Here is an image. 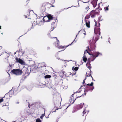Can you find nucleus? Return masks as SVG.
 Returning <instances> with one entry per match:
<instances>
[{
  "mask_svg": "<svg viewBox=\"0 0 122 122\" xmlns=\"http://www.w3.org/2000/svg\"><path fill=\"white\" fill-rule=\"evenodd\" d=\"M6 96V95H5V96L4 97H4H5Z\"/></svg>",
  "mask_w": 122,
  "mask_h": 122,
  "instance_id": "obj_54",
  "label": "nucleus"
},
{
  "mask_svg": "<svg viewBox=\"0 0 122 122\" xmlns=\"http://www.w3.org/2000/svg\"><path fill=\"white\" fill-rule=\"evenodd\" d=\"M51 76L50 75H47L45 76L44 77L45 78H50L51 77Z\"/></svg>",
  "mask_w": 122,
  "mask_h": 122,
  "instance_id": "obj_24",
  "label": "nucleus"
},
{
  "mask_svg": "<svg viewBox=\"0 0 122 122\" xmlns=\"http://www.w3.org/2000/svg\"><path fill=\"white\" fill-rule=\"evenodd\" d=\"M99 7H98V8H97V9H99Z\"/></svg>",
  "mask_w": 122,
  "mask_h": 122,
  "instance_id": "obj_51",
  "label": "nucleus"
},
{
  "mask_svg": "<svg viewBox=\"0 0 122 122\" xmlns=\"http://www.w3.org/2000/svg\"><path fill=\"white\" fill-rule=\"evenodd\" d=\"M19 59L18 58H17V57H16V58H15V59L16 60V61H17V62H18V60H19Z\"/></svg>",
  "mask_w": 122,
  "mask_h": 122,
  "instance_id": "obj_38",
  "label": "nucleus"
},
{
  "mask_svg": "<svg viewBox=\"0 0 122 122\" xmlns=\"http://www.w3.org/2000/svg\"><path fill=\"white\" fill-rule=\"evenodd\" d=\"M108 5L107 6L105 7L104 8L105 10H108Z\"/></svg>",
  "mask_w": 122,
  "mask_h": 122,
  "instance_id": "obj_33",
  "label": "nucleus"
},
{
  "mask_svg": "<svg viewBox=\"0 0 122 122\" xmlns=\"http://www.w3.org/2000/svg\"><path fill=\"white\" fill-rule=\"evenodd\" d=\"M18 62L20 64H23L24 62L23 61L20 59H19L18 60Z\"/></svg>",
  "mask_w": 122,
  "mask_h": 122,
  "instance_id": "obj_20",
  "label": "nucleus"
},
{
  "mask_svg": "<svg viewBox=\"0 0 122 122\" xmlns=\"http://www.w3.org/2000/svg\"><path fill=\"white\" fill-rule=\"evenodd\" d=\"M2 122H6L4 120H3V121H2Z\"/></svg>",
  "mask_w": 122,
  "mask_h": 122,
  "instance_id": "obj_45",
  "label": "nucleus"
},
{
  "mask_svg": "<svg viewBox=\"0 0 122 122\" xmlns=\"http://www.w3.org/2000/svg\"><path fill=\"white\" fill-rule=\"evenodd\" d=\"M99 37L98 36L96 37L94 41H93L95 43L96 41L98 40L99 38Z\"/></svg>",
  "mask_w": 122,
  "mask_h": 122,
  "instance_id": "obj_25",
  "label": "nucleus"
},
{
  "mask_svg": "<svg viewBox=\"0 0 122 122\" xmlns=\"http://www.w3.org/2000/svg\"><path fill=\"white\" fill-rule=\"evenodd\" d=\"M86 77H85V79L83 80V82H82V84L83 85V86H86V85H86V84L85 83V80L86 79Z\"/></svg>",
  "mask_w": 122,
  "mask_h": 122,
  "instance_id": "obj_27",
  "label": "nucleus"
},
{
  "mask_svg": "<svg viewBox=\"0 0 122 122\" xmlns=\"http://www.w3.org/2000/svg\"><path fill=\"white\" fill-rule=\"evenodd\" d=\"M11 72L13 74L17 76L21 75L23 73V71L21 70L16 69H13Z\"/></svg>",
  "mask_w": 122,
  "mask_h": 122,
  "instance_id": "obj_3",
  "label": "nucleus"
},
{
  "mask_svg": "<svg viewBox=\"0 0 122 122\" xmlns=\"http://www.w3.org/2000/svg\"><path fill=\"white\" fill-rule=\"evenodd\" d=\"M59 43H58L57 44V45L58 46H60L59 45Z\"/></svg>",
  "mask_w": 122,
  "mask_h": 122,
  "instance_id": "obj_43",
  "label": "nucleus"
},
{
  "mask_svg": "<svg viewBox=\"0 0 122 122\" xmlns=\"http://www.w3.org/2000/svg\"><path fill=\"white\" fill-rule=\"evenodd\" d=\"M36 24L39 25H41L43 23V22L42 21V19L41 18H37L36 21Z\"/></svg>",
  "mask_w": 122,
  "mask_h": 122,
  "instance_id": "obj_5",
  "label": "nucleus"
},
{
  "mask_svg": "<svg viewBox=\"0 0 122 122\" xmlns=\"http://www.w3.org/2000/svg\"><path fill=\"white\" fill-rule=\"evenodd\" d=\"M86 22V26L88 28H89L90 27V22L89 20H85Z\"/></svg>",
  "mask_w": 122,
  "mask_h": 122,
  "instance_id": "obj_14",
  "label": "nucleus"
},
{
  "mask_svg": "<svg viewBox=\"0 0 122 122\" xmlns=\"http://www.w3.org/2000/svg\"><path fill=\"white\" fill-rule=\"evenodd\" d=\"M73 42H72V43L68 45L67 46H58L57 45V47L59 48V49H63V50H64L66 48L68 47Z\"/></svg>",
  "mask_w": 122,
  "mask_h": 122,
  "instance_id": "obj_12",
  "label": "nucleus"
},
{
  "mask_svg": "<svg viewBox=\"0 0 122 122\" xmlns=\"http://www.w3.org/2000/svg\"><path fill=\"white\" fill-rule=\"evenodd\" d=\"M91 72L90 71H89L88 72H86V76H91V77L92 78V80H93V78L92 77V76H91Z\"/></svg>",
  "mask_w": 122,
  "mask_h": 122,
  "instance_id": "obj_17",
  "label": "nucleus"
},
{
  "mask_svg": "<svg viewBox=\"0 0 122 122\" xmlns=\"http://www.w3.org/2000/svg\"><path fill=\"white\" fill-rule=\"evenodd\" d=\"M1 28V26L0 25V29Z\"/></svg>",
  "mask_w": 122,
  "mask_h": 122,
  "instance_id": "obj_49",
  "label": "nucleus"
},
{
  "mask_svg": "<svg viewBox=\"0 0 122 122\" xmlns=\"http://www.w3.org/2000/svg\"><path fill=\"white\" fill-rule=\"evenodd\" d=\"M94 30V33L95 34H98L99 35H100V28L96 27L95 28Z\"/></svg>",
  "mask_w": 122,
  "mask_h": 122,
  "instance_id": "obj_8",
  "label": "nucleus"
},
{
  "mask_svg": "<svg viewBox=\"0 0 122 122\" xmlns=\"http://www.w3.org/2000/svg\"><path fill=\"white\" fill-rule=\"evenodd\" d=\"M79 93H77V97H78V96H81V95H82L81 96H84V95H84V94H81L80 95H79Z\"/></svg>",
  "mask_w": 122,
  "mask_h": 122,
  "instance_id": "obj_34",
  "label": "nucleus"
},
{
  "mask_svg": "<svg viewBox=\"0 0 122 122\" xmlns=\"http://www.w3.org/2000/svg\"><path fill=\"white\" fill-rule=\"evenodd\" d=\"M87 53H88L89 55H92V53H90L88 52H87Z\"/></svg>",
  "mask_w": 122,
  "mask_h": 122,
  "instance_id": "obj_41",
  "label": "nucleus"
},
{
  "mask_svg": "<svg viewBox=\"0 0 122 122\" xmlns=\"http://www.w3.org/2000/svg\"><path fill=\"white\" fill-rule=\"evenodd\" d=\"M69 105L68 106V107H67L65 109H67V108H68V107H69Z\"/></svg>",
  "mask_w": 122,
  "mask_h": 122,
  "instance_id": "obj_47",
  "label": "nucleus"
},
{
  "mask_svg": "<svg viewBox=\"0 0 122 122\" xmlns=\"http://www.w3.org/2000/svg\"><path fill=\"white\" fill-rule=\"evenodd\" d=\"M25 18H27V17L26 16H25Z\"/></svg>",
  "mask_w": 122,
  "mask_h": 122,
  "instance_id": "obj_53",
  "label": "nucleus"
},
{
  "mask_svg": "<svg viewBox=\"0 0 122 122\" xmlns=\"http://www.w3.org/2000/svg\"><path fill=\"white\" fill-rule=\"evenodd\" d=\"M19 103V102H17V104H18V103Z\"/></svg>",
  "mask_w": 122,
  "mask_h": 122,
  "instance_id": "obj_50",
  "label": "nucleus"
},
{
  "mask_svg": "<svg viewBox=\"0 0 122 122\" xmlns=\"http://www.w3.org/2000/svg\"><path fill=\"white\" fill-rule=\"evenodd\" d=\"M93 6L94 7H95L96 6L97 4H93Z\"/></svg>",
  "mask_w": 122,
  "mask_h": 122,
  "instance_id": "obj_40",
  "label": "nucleus"
},
{
  "mask_svg": "<svg viewBox=\"0 0 122 122\" xmlns=\"http://www.w3.org/2000/svg\"><path fill=\"white\" fill-rule=\"evenodd\" d=\"M4 101V99L3 98L0 99V103L3 102Z\"/></svg>",
  "mask_w": 122,
  "mask_h": 122,
  "instance_id": "obj_36",
  "label": "nucleus"
},
{
  "mask_svg": "<svg viewBox=\"0 0 122 122\" xmlns=\"http://www.w3.org/2000/svg\"><path fill=\"white\" fill-rule=\"evenodd\" d=\"M56 38V40L57 41H59L57 39V38L56 37H53V38Z\"/></svg>",
  "mask_w": 122,
  "mask_h": 122,
  "instance_id": "obj_39",
  "label": "nucleus"
},
{
  "mask_svg": "<svg viewBox=\"0 0 122 122\" xmlns=\"http://www.w3.org/2000/svg\"><path fill=\"white\" fill-rule=\"evenodd\" d=\"M44 115L43 114L41 115V116H40V118L41 119H42L44 117Z\"/></svg>",
  "mask_w": 122,
  "mask_h": 122,
  "instance_id": "obj_35",
  "label": "nucleus"
},
{
  "mask_svg": "<svg viewBox=\"0 0 122 122\" xmlns=\"http://www.w3.org/2000/svg\"><path fill=\"white\" fill-rule=\"evenodd\" d=\"M94 39V37H93V39Z\"/></svg>",
  "mask_w": 122,
  "mask_h": 122,
  "instance_id": "obj_56",
  "label": "nucleus"
},
{
  "mask_svg": "<svg viewBox=\"0 0 122 122\" xmlns=\"http://www.w3.org/2000/svg\"><path fill=\"white\" fill-rule=\"evenodd\" d=\"M6 106V105L5 104V105H3V106Z\"/></svg>",
  "mask_w": 122,
  "mask_h": 122,
  "instance_id": "obj_48",
  "label": "nucleus"
},
{
  "mask_svg": "<svg viewBox=\"0 0 122 122\" xmlns=\"http://www.w3.org/2000/svg\"><path fill=\"white\" fill-rule=\"evenodd\" d=\"M94 42L92 41L90 44V47L89 46L86 47V48L89 51H92L95 49V45Z\"/></svg>",
  "mask_w": 122,
  "mask_h": 122,
  "instance_id": "obj_4",
  "label": "nucleus"
},
{
  "mask_svg": "<svg viewBox=\"0 0 122 122\" xmlns=\"http://www.w3.org/2000/svg\"><path fill=\"white\" fill-rule=\"evenodd\" d=\"M93 83L92 82L90 84H88L86 85V89H85L84 95H86V92L88 91L91 90L92 91L94 88V86H93Z\"/></svg>",
  "mask_w": 122,
  "mask_h": 122,
  "instance_id": "obj_2",
  "label": "nucleus"
},
{
  "mask_svg": "<svg viewBox=\"0 0 122 122\" xmlns=\"http://www.w3.org/2000/svg\"><path fill=\"white\" fill-rule=\"evenodd\" d=\"M82 31V32H83V34H84V35L85 36L86 34V31H85L84 30H81L80 31H79V32H78V34H79V32L80 31Z\"/></svg>",
  "mask_w": 122,
  "mask_h": 122,
  "instance_id": "obj_30",
  "label": "nucleus"
},
{
  "mask_svg": "<svg viewBox=\"0 0 122 122\" xmlns=\"http://www.w3.org/2000/svg\"><path fill=\"white\" fill-rule=\"evenodd\" d=\"M36 122H41L40 119L39 118H37L36 120Z\"/></svg>",
  "mask_w": 122,
  "mask_h": 122,
  "instance_id": "obj_32",
  "label": "nucleus"
},
{
  "mask_svg": "<svg viewBox=\"0 0 122 122\" xmlns=\"http://www.w3.org/2000/svg\"><path fill=\"white\" fill-rule=\"evenodd\" d=\"M30 74V73L26 71L25 72L24 75L23 76V78H23L24 79H25L26 78V76H28Z\"/></svg>",
  "mask_w": 122,
  "mask_h": 122,
  "instance_id": "obj_15",
  "label": "nucleus"
},
{
  "mask_svg": "<svg viewBox=\"0 0 122 122\" xmlns=\"http://www.w3.org/2000/svg\"><path fill=\"white\" fill-rule=\"evenodd\" d=\"M13 122H15V121H14Z\"/></svg>",
  "mask_w": 122,
  "mask_h": 122,
  "instance_id": "obj_52",
  "label": "nucleus"
},
{
  "mask_svg": "<svg viewBox=\"0 0 122 122\" xmlns=\"http://www.w3.org/2000/svg\"><path fill=\"white\" fill-rule=\"evenodd\" d=\"M46 9V7L43 3V4L42 6L40 8V10L43 12H45Z\"/></svg>",
  "mask_w": 122,
  "mask_h": 122,
  "instance_id": "obj_11",
  "label": "nucleus"
},
{
  "mask_svg": "<svg viewBox=\"0 0 122 122\" xmlns=\"http://www.w3.org/2000/svg\"><path fill=\"white\" fill-rule=\"evenodd\" d=\"M89 9V6H85L83 9V11L84 13H86Z\"/></svg>",
  "mask_w": 122,
  "mask_h": 122,
  "instance_id": "obj_10",
  "label": "nucleus"
},
{
  "mask_svg": "<svg viewBox=\"0 0 122 122\" xmlns=\"http://www.w3.org/2000/svg\"><path fill=\"white\" fill-rule=\"evenodd\" d=\"M88 62L86 64V66H87V68H89L90 71H91V68L92 67L91 66V64H90V61L89 60V59H88Z\"/></svg>",
  "mask_w": 122,
  "mask_h": 122,
  "instance_id": "obj_9",
  "label": "nucleus"
},
{
  "mask_svg": "<svg viewBox=\"0 0 122 122\" xmlns=\"http://www.w3.org/2000/svg\"><path fill=\"white\" fill-rule=\"evenodd\" d=\"M93 54L96 56H95L97 57L100 54V53L99 52H95Z\"/></svg>",
  "mask_w": 122,
  "mask_h": 122,
  "instance_id": "obj_21",
  "label": "nucleus"
},
{
  "mask_svg": "<svg viewBox=\"0 0 122 122\" xmlns=\"http://www.w3.org/2000/svg\"><path fill=\"white\" fill-rule=\"evenodd\" d=\"M53 76L54 77L55 79H56L57 77V76L54 73L53 75Z\"/></svg>",
  "mask_w": 122,
  "mask_h": 122,
  "instance_id": "obj_31",
  "label": "nucleus"
},
{
  "mask_svg": "<svg viewBox=\"0 0 122 122\" xmlns=\"http://www.w3.org/2000/svg\"><path fill=\"white\" fill-rule=\"evenodd\" d=\"M81 92V91H77L76 92H74V93L71 95L70 97V103L71 104H73L77 98L80 97L82 95L80 96H78L77 97V93H80Z\"/></svg>",
  "mask_w": 122,
  "mask_h": 122,
  "instance_id": "obj_1",
  "label": "nucleus"
},
{
  "mask_svg": "<svg viewBox=\"0 0 122 122\" xmlns=\"http://www.w3.org/2000/svg\"><path fill=\"white\" fill-rule=\"evenodd\" d=\"M47 16L49 20V21H50L51 20H52L53 19V17L51 15H47Z\"/></svg>",
  "mask_w": 122,
  "mask_h": 122,
  "instance_id": "obj_16",
  "label": "nucleus"
},
{
  "mask_svg": "<svg viewBox=\"0 0 122 122\" xmlns=\"http://www.w3.org/2000/svg\"><path fill=\"white\" fill-rule=\"evenodd\" d=\"M95 25L97 26V28H99L100 25V23H99V22L98 23V24H97V22L96 21L95 22Z\"/></svg>",
  "mask_w": 122,
  "mask_h": 122,
  "instance_id": "obj_19",
  "label": "nucleus"
},
{
  "mask_svg": "<svg viewBox=\"0 0 122 122\" xmlns=\"http://www.w3.org/2000/svg\"><path fill=\"white\" fill-rule=\"evenodd\" d=\"M44 3L46 9H50V8L51 7H54V5H52L51 4H49L48 2Z\"/></svg>",
  "mask_w": 122,
  "mask_h": 122,
  "instance_id": "obj_7",
  "label": "nucleus"
},
{
  "mask_svg": "<svg viewBox=\"0 0 122 122\" xmlns=\"http://www.w3.org/2000/svg\"><path fill=\"white\" fill-rule=\"evenodd\" d=\"M96 10H93L90 12L89 14L90 16H91V17L92 18H94L95 16L96 13H99L98 12H96Z\"/></svg>",
  "mask_w": 122,
  "mask_h": 122,
  "instance_id": "obj_6",
  "label": "nucleus"
},
{
  "mask_svg": "<svg viewBox=\"0 0 122 122\" xmlns=\"http://www.w3.org/2000/svg\"><path fill=\"white\" fill-rule=\"evenodd\" d=\"M90 14H88L86 15L85 18V20H86V19H89L90 18Z\"/></svg>",
  "mask_w": 122,
  "mask_h": 122,
  "instance_id": "obj_22",
  "label": "nucleus"
},
{
  "mask_svg": "<svg viewBox=\"0 0 122 122\" xmlns=\"http://www.w3.org/2000/svg\"><path fill=\"white\" fill-rule=\"evenodd\" d=\"M99 10H101L102 9H99Z\"/></svg>",
  "mask_w": 122,
  "mask_h": 122,
  "instance_id": "obj_55",
  "label": "nucleus"
},
{
  "mask_svg": "<svg viewBox=\"0 0 122 122\" xmlns=\"http://www.w3.org/2000/svg\"><path fill=\"white\" fill-rule=\"evenodd\" d=\"M84 103H81L79 105V106L80 108H81L84 105Z\"/></svg>",
  "mask_w": 122,
  "mask_h": 122,
  "instance_id": "obj_28",
  "label": "nucleus"
},
{
  "mask_svg": "<svg viewBox=\"0 0 122 122\" xmlns=\"http://www.w3.org/2000/svg\"><path fill=\"white\" fill-rule=\"evenodd\" d=\"M86 112L85 110H84L83 112V116H84L85 115H86L87 114H86Z\"/></svg>",
  "mask_w": 122,
  "mask_h": 122,
  "instance_id": "obj_29",
  "label": "nucleus"
},
{
  "mask_svg": "<svg viewBox=\"0 0 122 122\" xmlns=\"http://www.w3.org/2000/svg\"><path fill=\"white\" fill-rule=\"evenodd\" d=\"M47 50H49V49H50V48L49 47H48L47 48Z\"/></svg>",
  "mask_w": 122,
  "mask_h": 122,
  "instance_id": "obj_42",
  "label": "nucleus"
},
{
  "mask_svg": "<svg viewBox=\"0 0 122 122\" xmlns=\"http://www.w3.org/2000/svg\"><path fill=\"white\" fill-rule=\"evenodd\" d=\"M60 108H57L56 110L54 111V112H56V110H57L59 109Z\"/></svg>",
  "mask_w": 122,
  "mask_h": 122,
  "instance_id": "obj_44",
  "label": "nucleus"
},
{
  "mask_svg": "<svg viewBox=\"0 0 122 122\" xmlns=\"http://www.w3.org/2000/svg\"><path fill=\"white\" fill-rule=\"evenodd\" d=\"M42 66L40 67H39V68H42Z\"/></svg>",
  "mask_w": 122,
  "mask_h": 122,
  "instance_id": "obj_46",
  "label": "nucleus"
},
{
  "mask_svg": "<svg viewBox=\"0 0 122 122\" xmlns=\"http://www.w3.org/2000/svg\"><path fill=\"white\" fill-rule=\"evenodd\" d=\"M92 57L93 59V60H91L92 61H93L95 59V58L97 57H96L95 56H96L94 55V54H92Z\"/></svg>",
  "mask_w": 122,
  "mask_h": 122,
  "instance_id": "obj_26",
  "label": "nucleus"
},
{
  "mask_svg": "<svg viewBox=\"0 0 122 122\" xmlns=\"http://www.w3.org/2000/svg\"><path fill=\"white\" fill-rule=\"evenodd\" d=\"M42 20H43V21H44V22H46L49 21V20L47 16H44L42 19Z\"/></svg>",
  "mask_w": 122,
  "mask_h": 122,
  "instance_id": "obj_13",
  "label": "nucleus"
},
{
  "mask_svg": "<svg viewBox=\"0 0 122 122\" xmlns=\"http://www.w3.org/2000/svg\"><path fill=\"white\" fill-rule=\"evenodd\" d=\"M83 61L86 62L87 60V58L85 54H84L82 58Z\"/></svg>",
  "mask_w": 122,
  "mask_h": 122,
  "instance_id": "obj_18",
  "label": "nucleus"
},
{
  "mask_svg": "<svg viewBox=\"0 0 122 122\" xmlns=\"http://www.w3.org/2000/svg\"><path fill=\"white\" fill-rule=\"evenodd\" d=\"M79 68L78 67H76L74 68V67H73L72 68V70H74L75 71H77L78 69Z\"/></svg>",
  "mask_w": 122,
  "mask_h": 122,
  "instance_id": "obj_23",
  "label": "nucleus"
},
{
  "mask_svg": "<svg viewBox=\"0 0 122 122\" xmlns=\"http://www.w3.org/2000/svg\"><path fill=\"white\" fill-rule=\"evenodd\" d=\"M88 50L87 49H86L85 50V51L84 52V54H86V53H87V52H88Z\"/></svg>",
  "mask_w": 122,
  "mask_h": 122,
  "instance_id": "obj_37",
  "label": "nucleus"
}]
</instances>
